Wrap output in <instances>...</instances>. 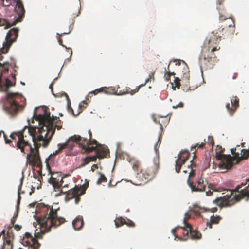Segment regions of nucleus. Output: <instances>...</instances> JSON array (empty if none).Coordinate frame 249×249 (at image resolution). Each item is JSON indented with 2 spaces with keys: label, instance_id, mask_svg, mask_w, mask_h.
Here are the masks:
<instances>
[{
  "label": "nucleus",
  "instance_id": "f257e3e1",
  "mask_svg": "<svg viewBox=\"0 0 249 249\" xmlns=\"http://www.w3.org/2000/svg\"><path fill=\"white\" fill-rule=\"evenodd\" d=\"M36 110L37 107H36L32 123H34V119L36 120L38 123L39 126L31 125L30 120H28L29 126H25L24 129L28 128L29 133L32 137L34 143V147L25 139L24 130L14 133L11 135V137L13 138L15 134L18 135V141L16 144L18 149H20L21 152L24 154L29 152L27 155L28 163L32 166L40 167L41 166V161L39 149L41 146L43 148L48 146L55 133V128L60 130L62 128V122L58 117H54L53 115L51 117L50 112L47 110H45L42 114L37 115Z\"/></svg>",
  "mask_w": 249,
  "mask_h": 249
},
{
  "label": "nucleus",
  "instance_id": "f03ea898",
  "mask_svg": "<svg viewBox=\"0 0 249 249\" xmlns=\"http://www.w3.org/2000/svg\"><path fill=\"white\" fill-rule=\"evenodd\" d=\"M29 205L36 206V213L40 214L37 222L42 234L49 232L52 227L56 228L65 222V218L57 216V210H54L43 203L35 202Z\"/></svg>",
  "mask_w": 249,
  "mask_h": 249
},
{
  "label": "nucleus",
  "instance_id": "7ed1b4c3",
  "mask_svg": "<svg viewBox=\"0 0 249 249\" xmlns=\"http://www.w3.org/2000/svg\"><path fill=\"white\" fill-rule=\"evenodd\" d=\"M227 191L229 193L222 196L217 197L213 200V203L222 208L231 207L244 198H247V201L249 200V191L242 189L239 191H235L233 189H229Z\"/></svg>",
  "mask_w": 249,
  "mask_h": 249
},
{
  "label": "nucleus",
  "instance_id": "20e7f679",
  "mask_svg": "<svg viewBox=\"0 0 249 249\" xmlns=\"http://www.w3.org/2000/svg\"><path fill=\"white\" fill-rule=\"evenodd\" d=\"M159 168V160L158 158L154 160V164L146 169H141L136 176L135 184L141 185L151 180L156 175Z\"/></svg>",
  "mask_w": 249,
  "mask_h": 249
},
{
  "label": "nucleus",
  "instance_id": "39448f33",
  "mask_svg": "<svg viewBox=\"0 0 249 249\" xmlns=\"http://www.w3.org/2000/svg\"><path fill=\"white\" fill-rule=\"evenodd\" d=\"M220 49L219 46L214 47H204L202 49L200 56L201 64L206 69L213 68L214 63L218 59L214 52Z\"/></svg>",
  "mask_w": 249,
  "mask_h": 249
},
{
  "label": "nucleus",
  "instance_id": "423d86ee",
  "mask_svg": "<svg viewBox=\"0 0 249 249\" xmlns=\"http://www.w3.org/2000/svg\"><path fill=\"white\" fill-rule=\"evenodd\" d=\"M88 141L87 140L84 139L79 135H74L70 138L67 141L64 143H59L58 144V149L56 150L53 153V155L55 156L57 154L61 153L62 150L65 148H68L70 150L73 149L75 144H78L82 147V149L85 150L87 145Z\"/></svg>",
  "mask_w": 249,
  "mask_h": 249
},
{
  "label": "nucleus",
  "instance_id": "0eeeda50",
  "mask_svg": "<svg viewBox=\"0 0 249 249\" xmlns=\"http://www.w3.org/2000/svg\"><path fill=\"white\" fill-rule=\"evenodd\" d=\"M7 100V108L11 113H16L22 110L25 106V99L23 96L18 93H8L6 96Z\"/></svg>",
  "mask_w": 249,
  "mask_h": 249
},
{
  "label": "nucleus",
  "instance_id": "6e6552de",
  "mask_svg": "<svg viewBox=\"0 0 249 249\" xmlns=\"http://www.w3.org/2000/svg\"><path fill=\"white\" fill-rule=\"evenodd\" d=\"M88 185L89 183H85L83 186H75L73 188L65 192L61 189L60 193L58 195H60L61 194H66L65 198L66 201L74 199L75 203L77 204L80 201V196L85 194Z\"/></svg>",
  "mask_w": 249,
  "mask_h": 249
},
{
  "label": "nucleus",
  "instance_id": "1a4fd4ad",
  "mask_svg": "<svg viewBox=\"0 0 249 249\" xmlns=\"http://www.w3.org/2000/svg\"><path fill=\"white\" fill-rule=\"evenodd\" d=\"M15 10L18 17L15 16V19L14 21L12 24H10L6 19L0 18V26H5V28H8L22 20L24 17L25 10L21 0H17Z\"/></svg>",
  "mask_w": 249,
  "mask_h": 249
},
{
  "label": "nucleus",
  "instance_id": "9d476101",
  "mask_svg": "<svg viewBox=\"0 0 249 249\" xmlns=\"http://www.w3.org/2000/svg\"><path fill=\"white\" fill-rule=\"evenodd\" d=\"M93 151H96V154L97 155L99 159H102L106 157L109 152V150L107 147L99 144L98 142L94 139L89 142H88L85 152L90 153Z\"/></svg>",
  "mask_w": 249,
  "mask_h": 249
},
{
  "label": "nucleus",
  "instance_id": "9b49d317",
  "mask_svg": "<svg viewBox=\"0 0 249 249\" xmlns=\"http://www.w3.org/2000/svg\"><path fill=\"white\" fill-rule=\"evenodd\" d=\"M18 31V28H13L9 31L6 36L5 42H3L2 48H0L1 53L5 54L8 52L11 45L16 40Z\"/></svg>",
  "mask_w": 249,
  "mask_h": 249
},
{
  "label": "nucleus",
  "instance_id": "f8f14e48",
  "mask_svg": "<svg viewBox=\"0 0 249 249\" xmlns=\"http://www.w3.org/2000/svg\"><path fill=\"white\" fill-rule=\"evenodd\" d=\"M182 74L181 79L178 77H176L174 80V83L176 87L178 89L179 88L181 83L182 85L185 86L184 90H191V87L189 85V78H190V71L189 68L187 67H185L182 70Z\"/></svg>",
  "mask_w": 249,
  "mask_h": 249
},
{
  "label": "nucleus",
  "instance_id": "ddd939ff",
  "mask_svg": "<svg viewBox=\"0 0 249 249\" xmlns=\"http://www.w3.org/2000/svg\"><path fill=\"white\" fill-rule=\"evenodd\" d=\"M38 235L36 233L35 237H33L32 234L29 232H26L22 239L21 243L24 246H28V249H38L40 246L36 238L39 237V232Z\"/></svg>",
  "mask_w": 249,
  "mask_h": 249
},
{
  "label": "nucleus",
  "instance_id": "4468645a",
  "mask_svg": "<svg viewBox=\"0 0 249 249\" xmlns=\"http://www.w3.org/2000/svg\"><path fill=\"white\" fill-rule=\"evenodd\" d=\"M236 148H232L231 149V152L233 155V157L230 155L226 156L222 155L219 156V158L221 160V161L219 164L221 168L229 169L231 168L234 163V161H236L235 156L238 152H236Z\"/></svg>",
  "mask_w": 249,
  "mask_h": 249
},
{
  "label": "nucleus",
  "instance_id": "2eb2a0df",
  "mask_svg": "<svg viewBox=\"0 0 249 249\" xmlns=\"http://www.w3.org/2000/svg\"><path fill=\"white\" fill-rule=\"evenodd\" d=\"M190 157V153L187 151H182L178 156L176 160L175 170L176 172H180L181 166L184 164Z\"/></svg>",
  "mask_w": 249,
  "mask_h": 249
},
{
  "label": "nucleus",
  "instance_id": "dca6fc26",
  "mask_svg": "<svg viewBox=\"0 0 249 249\" xmlns=\"http://www.w3.org/2000/svg\"><path fill=\"white\" fill-rule=\"evenodd\" d=\"M188 183L192 191L202 192L205 191L206 184L204 183L203 178L198 179L195 183L190 182L189 178L188 179Z\"/></svg>",
  "mask_w": 249,
  "mask_h": 249
},
{
  "label": "nucleus",
  "instance_id": "f3484780",
  "mask_svg": "<svg viewBox=\"0 0 249 249\" xmlns=\"http://www.w3.org/2000/svg\"><path fill=\"white\" fill-rule=\"evenodd\" d=\"M239 99L236 97H233L231 99V107L229 103L226 105V107L231 115H232L239 107Z\"/></svg>",
  "mask_w": 249,
  "mask_h": 249
},
{
  "label": "nucleus",
  "instance_id": "a211bd4d",
  "mask_svg": "<svg viewBox=\"0 0 249 249\" xmlns=\"http://www.w3.org/2000/svg\"><path fill=\"white\" fill-rule=\"evenodd\" d=\"M61 179L59 181V178H56L53 176H51L49 180V182L52 184L55 191L59 190L62 186L63 182L64 177H60Z\"/></svg>",
  "mask_w": 249,
  "mask_h": 249
},
{
  "label": "nucleus",
  "instance_id": "6ab92c4d",
  "mask_svg": "<svg viewBox=\"0 0 249 249\" xmlns=\"http://www.w3.org/2000/svg\"><path fill=\"white\" fill-rule=\"evenodd\" d=\"M13 80L14 81V83L13 84L12 81L9 79L7 78L5 80V84L4 86H2L1 84H0V91H7L8 89L13 86H15L16 84V74H11Z\"/></svg>",
  "mask_w": 249,
  "mask_h": 249
},
{
  "label": "nucleus",
  "instance_id": "aec40b11",
  "mask_svg": "<svg viewBox=\"0 0 249 249\" xmlns=\"http://www.w3.org/2000/svg\"><path fill=\"white\" fill-rule=\"evenodd\" d=\"M241 151L242 154L241 156H240L239 153H237L235 156V158H236L235 163H239L241 160L247 159L249 157V149L248 150L242 149Z\"/></svg>",
  "mask_w": 249,
  "mask_h": 249
},
{
  "label": "nucleus",
  "instance_id": "412c9836",
  "mask_svg": "<svg viewBox=\"0 0 249 249\" xmlns=\"http://www.w3.org/2000/svg\"><path fill=\"white\" fill-rule=\"evenodd\" d=\"M220 41V37H218V36L213 34V33L212 34L211 36H210V39L208 41V47L212 48L213 47H214L215 46H219L218 43Z\"/></svg>",
  "mask_w": 249,
  "mask_h": 249
},
{
  "label": "nucleus",
  "instance_id": "4be33fe9",
  "mask_svg": "<svg viewBox=\"0 0 249 249\" xmlns=\"http://www.w3.org/2000/svg\"><path fill=\"white\" fill-rule=\"evenodd\" d=\"M83 224L84 221L81 217H77L72 222L73 227L76 230H79L81 228Z\"/></svg>",
  "mask_w": 249,
  "mask_h": 249
},
{
  "label": "nucleus",
  "instance_id": "5701e85b",
  "mask_svg": "<svg viewBox=\"0 0 249 249\" xmlns=\"http://www.w3.org/2000/svg\"><path fill=\"white\" fill-rule=\"evenodd\" d=\"M221 219V217L219 216H215L214 215L212 216L210 218V222H207V225L210 228H212L213 224H218Z\"/></svg>",
  "mask_w": 249,
  "mask_h": 249
},
{
  "label": "nucleus",
  "instance_id": "b1692460",
  "mask_svg": "<svg viewBox=\"0 0 249 249\" xmlns=\"http://www.w3.org/2000/svg\"><path fill=\"white\" fill-rule=\"evenodd\" d=\"M17 132H16L15 133H17ZM14 133L15 132L12 133L10 135H11L12 134H14ZM1 133L3 134V136H4V140L5 141V143H7V144H10L11 143H12V140H16V137H17L18 138V135L17 134H15L13 136V138H12L11 137V136H10V137L11 139H8L7 136L6 135V134L4 133V132L3 131H0V137L1 136ZM17 141H18V140H17ZM17 143V142H16V145H15V147H16V148L17 149H18V148L16 146Z\"/></svg>",
  "mask_w": 249,
  "mask_h": 249
},
{
  "label": "nucleus",
  "instance_id": "393cba45",
  "mask_svg": "<svg viewBox=\"0 0 249 249\" xmlns=\"http://www.w3.org/2000/svg\"><path fill=\"white\" fill-rule=\"evenodd\" d=\"M190 236L192 239H199L201 238V234L197 230H193L192 228L190 231Z\"/></svg>",
  "mask_w": 249,
  "mask_h": 249
},
{
  "label": "nucleus",
  "instance_id": "a878e982",
  "mask_svg": "<svg viewBox=\"0 0 249 249\" xmlns=\"http://www.w3.org/2000/svg\"><path fill=\"white\" fill-rule=\"evenodd\" d=\"M245 187L243 189H245V191H247V189L249 186V178L246 179L245 182H242L240 184L238 185L236 188L233 189V190L235 191H239L240 189L243 187Z\"/></svg>",
  "mask_w": 249,
  "mask_h": 249
},
{
  "label": "nucleus",
  "instance_id": "bb28decb",
  "mask_svg": "<svg viewBox=\"0 0 249 249\" xmlns=\"http://www.w3.org/2000/svg\"><path fill=\"white\" fill-rule=\"evenodd\" d=\"M245 187L243 189H245V191H247V189L249 186V178L246 179L245 182H242L240 184L238 185L236 188L233 189V190L235 191H239L240 189L243 187Z\"/></svg>",
  "mask_w": 249,
  "mask_h": 249
},
{
  "label": "nucleus",
  "instance_id": "cd10ccee",
  "mask_svg": "<svg viewBox=\"0 0 249 249\" xmlns=\"http://www.w3.org/2000/svg\"><path fill=\"white\" fill-rule=\"evenodd\" d=\"M9 67V63L8 62H4L3 63H0V71L2 73H6L8 71Z\"/></svg>",
  "mask_w": 249,
  "mask_h": 249
},
{
  "label": "nucleus",
  "instance_id": "c85d7f7f",
  "mask_svg": "<svg viewBox=\"0 0 249 249\" xmlns=\"http://www.w3.org/2000/svg\"><path fill=\"white\" fill-rule=\"evenodd\" d=\"M150 79L151 76H149V77L145 80L144 84H141L140 86H138L135 88L134 90H132L130 91H127L125 93H130L131 95H133L134 94H135V93L139 91L140 88L141 87L144 86L147 83H148L150 81Z\"/></svg>",
  "mask_w": 249,
  "mask_h": 249
},
{
  "label": "nucleus",
  "instance_id": "c756f323",
  "mask_svg": "<svg viewBox=\"0 0 249 249\" xmlns=\"http://www.w3.org/2000/svg\"><path fill=\"white\" fill-rule=\"evenodd\" d=\"M107 89L106 88H101L100 89H96L93 91H92L90 93H89L88 96L91 97L90 95H96L98 94V93L101 92H104L106 93H108V92L107 91Z\"/></svg>",
  "mask_w": 249,
  "mask_h": 249
},
{
  "label": "nucleus",
  "instance_id": "7c9ffc66",
  "mask_svg": "<svg viewBox=\"0 0 249 249\" xmlns=\"http://www.w3.org/2000/svg\"><path fill=\"white\" fill-rule=\"evenodd\" d=\"M133 169L136 172H140L141 170V163L138 161H134L132 162Z\"/></svg>",
  "mask_w": 249,
  "mask_h": 249
},
{
  "label": "nucleus",
  "instance_id": "2f4dec72",
  "mask_svg": "<svg viewBox=\"0 0 249 249\" xmlns=\"http://www.w3.org/2000/svg\"><path fill=\"white\" fill-rule=\"evenodd\" d=\"M14 235L11 229H9L7 231L6 237H5V241H10V243H12V241L14 239Z\"/></svg>",
  "mask_w": 249,
  "mask_h": 249
},
{
  "label": "nucleus",
  "instance_id": "473e14b6",
  "mask_svg": "<svg viewBox=\"0 0 249 249\" xmlns=\"http://www.w3.org/2000/svg\"><path fill=\"white\" fill-rule=\"evenodd\" d=\"M115 222L117 227H119L124 224H126L125 220L122 217L116 218Z\"/></svg>",
  "mask_w": 249,
  "mask_h": 249
},
{
  "label": "nucleus",
  "instance_id": "72a5a7b5",
  "mask_svg": "<svg viewBox=\"0 0 249 249\" xmlns=\"http://www.w3.org/2000/svg\"><path fill=\"white\" fill-rule=\"evenodd\" d=\"M13 245L12 243H10V241L3 240V244L1 249H13Z\"/></svg>",
  "mask_w": 249,
  "mask_h": 249
},
{
  "label": "nucleus",
  "instance_id": "f704fd0d",
  "mask_svg": "<svg viewBox=\"0 0 249 249\" xmlns=\"http://www.w3.org/2000/svg\"><path fill=\"white\" fill-rule=\"evenodd\" d=\"M190 217H191L190 214H189L188 213H186L185 214V216H184V219H183V223L184 224V225H185L186 227L187 228H189V229H190L192 226L191 224H190L187 222V220L188 219H190Z\"/></svg>",
  "mask_w": 249,
  "mask_h": 249
},
{
  "label": "nucleus",
  "instance_id": "c9c22d12",
  "mask_svg": "<svg viewBox=\"0 0 249 249\" xmlns=\"http://www.w3.org/2000/svg\"><path fill=\"white\" fill-rule=\"evenodd\" d=\"M82 163L80 165V167H84L90 162L89 160V156H87L85 158L82 159Z\"/></svg>",
  "mask_w": 249,
  "mask_h": 249
},
{
  "label": "nucleus",
  "instance_id": "e433bc0d",
  "mask_svg": "<svg viewBox=\"0 0 249 249\" xmlns=\"http://www.w3.org/2000/svg\"><path fill=\"white\" fill-rule=\"evenodd\" d=\"M205 145V141L204 140V142H201V144L197 143L195 145H194V146H192V150H193V149H194L195 150V151L193 153H195L196 152V148H203Z\"/></svg>",
  "mask_w": 249,
  "mask_h": 249
},
{
  "label": "nucleus",
  "instance_id": "4c0bfd02",
  "mask_svg": "<svg viewBox=\"0 0 249 249\" xmlns=\"http://www.w3.org/2000/svg\"><path fill=\"white\" fill-rule=\"evenodd\" d=\"M107 181V179L104 175L102 174H100V177L98 179L97 183L98 184H100L102 182H106Z\"/></svg>",
  "mask_w": 249,
  "mask_h": 249
},
{
  "label": "nucleus",
  "instance_id": "58836bf2",
  "mask_svg": "<svg viewBox=\"0 0 249 249\" xmlns=\"http://www.w3.org/2000/svg\"><path fill=\"white\" fill-rule=\"evenodd\" d=\"M182 229L184 235L187 236L188 237L189 235H190V231L192 229V227L190 228V229H189V228H187L185 225H184V226L182 227Z\"/></svg>",
  "mask_w": 249,
  "mask_h": 249
},
{
  "label": "nucleus",
  "instance_id": "ea45409f",
  "mask_svg": "<svg viewBox=\"0 0 249 249\" xmlns=\"http://www.w3.org/2000/svg\"><path fill=\"white\" fill-rule=\"evenodd\" d=\"M190 162L191 164L188 165V168L190 169V171L189 173V177H190L191 176H193L194 175V170H193V168L192 167L193 164V160H191Z\"/></svg>",
  "mask_w": 249,
  "mask_h": 249
},
{
  "label": "nucleus",
  "instance_id": "a19ab883",
  "mask_svg": "<svg viewBox=\"0 0 249 249\" xmlns=\"http://www.w3.org/2000/svg\"><path fill=\"white\" fill-rule=\"evenodd\" d=\"M184 104L182 102H180L178 105H174L172 106V107L175 109H177L178 108H182L183 107Z\"/></svg>",
  "mask_w": 249,
  "mask_h": 249
},
{
  "label": "nucleus",
  "instance_id": "79ce46f5",
  "mask_svg": "<svg viewBox=\"0 0 249 249\" xmlns=\"http://www.w3.org/2000/svg\"><path fill=\"white\" fill-rule=\"evenodd\" d=\"M88 105V103L86 102V101H84L82 102V103L79 104V107L80 108H86V106Z\"/></svg>",
  "mask_w": 249,
  "mask_h": 249
},
{
  "label": "nucleus",
  "instance_id": "37998d69",
  "mask_svg": "<svg viewBox=\"0 0 249 249\" xmlns=\"http://www.w3.org/2000/svg\"><path fill=\"white\" fill-rule=\"evenodd\" d=\"M228 19H229L230 20V23L229 24H228V26L229 27H232V26H234V20L230 18H227Z\"/></svg>",
  "mask_w": 249,
  "mask_h": 249
},
{
  "label": "nucleus",
  "instance_id": "c03bdc74",
  "mask_svg": "<svg viewBox=\"0 0 249 249\" xmlns=\"http://www.w3.org/2000/svg\"><path fill=\"white\" fill-rule=\"evenodd\" d=\"M170 77L171 74L170 71L166 72L164 75V78L167 81L170 79Z\"/></svg>",
  "mask_w": 249,
  "mask_h": 249
},
{
  "label": "nucleus",
  "instance_id": "a18cd8bd",
  "mask_svg": "<svg viewBox=\"0 0 249 249\" xmlns=\"http://www.w3.org/2000/svg\"><path fill=\"white\" fill-rule=\"evenodd\" d=\"M89 158L90 161H96L98 157H97V155L96 154L95 156H89Z\"/></svg>",
  "mask_w": 249,
  "mask_h": 249
},
{
  "label": "nucleus",
  "instance_id": "49530a36",
  "mask_svg": "<svg viewBox=\"0 0 249 249\" xmlns=\"http://www.w3.org/2000/svg\"><path fill=\"white\" fill-rule=\"evenodd\" d=\"M22 185V183H21L20 184V186H19V188H18V205L19 204V202H20V199H21V197L20 196V190L21 189V186Z\"/></svg>",
  "mask_w": 249,
  "mask_h": 249
},
{
  "label": "nucleus",
  "instance_id": "de8ad7c7",
  "mask_svg": "<svg viewBox=\"0 0 249 249\" xmlns=\"http://www.w3.org/2000/svg\"><path fill=\"white\" fill-rule=\"evenodd\" d=\"M160 138H161V136H160L158 138V141L157 142V143L155 145V146H154V149H155V151L156 154H157L158 151V150L157 148V145L158 144L159 142L160 141Z\"/></svg>",
  "mask_w": 249,
  "mask_h": 249
},
{
  "label": "nucleus",
  "instance_id": "09e8293b",
  "mask_svg": "<svg viewBox=\"0 0 249 249\" xmlns=\"http://www.w3.org/2000/svg\"><path fill=\"white\" fill-rule=\"evenodd\" d=\"M88 133H89V139H88L87 138H85V139L87 140V141H88V142H90L91 141H92V140H92V139H91V138H92V132H91V131L89 130Z\"/></svg>",
  "mask_w": 249,
  "mask_h": 249
},
{
  "label": "nucleus",
  "instance_id": "8fccbe9b",
  "mask_svg": "<svg viewBox=\"0 0 249 249\" xmlns=\"http://www.w3.org/2000/svg\"><path fill=\"white\" fill-rule=\"evenodd\" d=\"M98 168V165L97 164H93L91 170L93 172L95 171L96 169H97Z\"/></svg>",
  "mask_w": 249,
  "mask_h": 249
},
{
  "label": "nucleus",
  "instance_id": "3c124183",
  "mask_svg": "<svg viewBox=\"0 0 249 249\" xmlns=\"http://www.w3.org/2000/svg\"><path fill=\"white\" fill-rule=\"evenodd\" d=\"M14 228L17 231H19L20 230V229L21 228V226H19L18 225H15L14 226Z\"/></svg>",
  "mask_w": 249,
  "mask_h": 249
},
{
  "label": "nucleus",
  "instance_id": "603ef678",
  "mask_svg": "<svg viewBox=\"0 0 249 249\" xmlns=\"http://www.w3.org/2000/svg\"><path fill=\"white\" fill-rule=\"evenodd\" d=\"M126 224L130 227H133L135 225L134 223L131 221H130L129 223L126 222Z\"/></svg>",
  "mask_w": 249,
  "mask_h": 249
},
{
  "label": "nucleus",
  "instance_id": "864d4df0",
  "mask_svg": "<svg viewBox=\"0 0 249 249\" xmlns=\"http://www.w3.org/2000/svg\"><path fill=\"white\" fill-rule=\"evenodd\" d=\"M206 194L207 196H211L213 194V191H211L210 190L206 192Z\"/></svg>",
  "mask_w": 249,
  "mask_h": 249
},
{
  "label": "nucleus",
  "instance_id": "5fc2aeb1",
  "mask_svg": "<svg viewBox=\"0 0 249 249\" xmlns=\"http://www.w3.org/2000/svg\"><path fill=\"white\" fill-rule=\"evenodd\" d=\"M217 208H216V207H214V208H212V209H211V211L212 212H213V213H214V212H215L216 211H217Z\"/></svg>",
  "mask_w": 249,
  "mask_h": 249
},
{
  "label": "nucleus",
  "instance_id": "6e6d98bb",
  "mask_svg": "<svg viewBox=\"0 0 249 249\" xmlns=\"http://www.w3.org/2000/svg\"><path fill=\"white\" fill-rule=\"evenodd\" d=\"M58 41L60 45L63 46L62 44V40L61 39V38H60V37L58 38Z\"/></svg>",
  "mask_w": 249,
  "mask_h": 249
},
{
  "label": "nucleus",
  "instance_id": "4d7b16f0",
  "mask_svg": "<svg viewBox=\"0 0 249 249\" xmlns=\"http://www.w3.org/2000/svg\"><path fill=\"white\" fill-rule=\"evenodd\" d=\"M68 109H69V110L71 109L72 111H73V110H72V108H71L70 107H69V106H68ZM72 114H73V115H74V116H77V115L79 114V113H78V114H75L74 113V112H72Z\"/></svg>",
  "mask_w": 249,
  "mask_h": 249
},
{
  "label": "nucleus",
  "instance_id": "13d9d810",
  "mask_svg": "<svg viewBox=\"0 0 249 249\" xmlns=\"http://www.w3.org/2000/svg\"><path fill=\"white\" fill-rule=\"evenodd\" d=\"M48 160H49V158L46 159V163L47 164V167H49V164H48Z\"/></svg>",
  "mask_w": 249,
  "mask_h": 249
},
{
  "label": "nucleus",
  "instance_id": "bf43d9fd",
  "mask_svg": "<svg viewBox=\"0 0 249 249\" xmlns=\"http://www.w3.org/2000/svg\"><path fill=\"white\" fill-rule=\"evenodd\" d=\"M154 72H153L151 75H149V76H151V78H152L153 79L154 78Z\"/></svg>",
  "mask_w": 249,
  "mask_h": 249
},
{
  "label": "nucleus",
  "instance_id": "052dcab7",
  "mask_svg": "<svg viewBox=\"0 0 249 249\" xmlns=\"http://www.w3.org/2000/svg\"><path fill=\"white\" fill-rule=\"evenodd\" d=\"M70 33V32H64L63 33H61V34L60 35V36H62V35H65V34H69Z\"/></svg>",
  "mask_w": 249,
  "mask_h": 249
},
{
  "label": "nucleus",
  "instance_id": "680f3d73",
  "mask_svg": "<svg viewBox=\"0 0 249 249\" xmlns=\"http://www.w3.org/2000/svg\"><path fill=\"white\" fill-rule=\"evenodd\" d=\"M196 215H200V212H197L196 213Z\"/></svg>",
  "mask_w": 249,
  "mask_h": 249
},
{
  "label": "nucleus",
  "instance_id": "e2e57ef3",
  "mask_svg": "<svg viewBox=\"0 0 249 249\" xmlns=\"http://www.w3.org/2000/svg\"><path fill=\"white\" fill-rule=\"evenodd\" d=\"M172 231L173 233L175 234V231H176V229H173Z\"/></svg>",
  "mask_w": 249,
  "mask_h": 249
},
{
  "label": "nucleus",
  "instance_id": "0e129e2a",
  "mask_svg": "<svg viewBox=\"0 0 249 249\" xmlns=\"http://www.w3.org/2000/svg\"><path fill=\"white\" fill-rule=\"evenodd\" d=\"M3 59V56H0V61L2 60Z\"/></svg>",
  "mask_w": 249,
  "mask_h": 249
},
{
  "label": "nucleus",
  "instance_id": "69168bd1",
  "mask_svg": "<svg viewBox=\"0 0 249 249\" xmlns=\"http://www.w3.org/2000/svg\"><path fill=\"white\" fill-rule=\"evenodd\" d=\"M170 74H171V75H174L175 74L174 73V72H170Z\"/></svg>",
  "mask_w": 249,
  "mask_h": 249
},
{
  "label": "nucleus",
  "instance_id": "338daca9",
  "mask_svg": "<svg viewBox=\"0 0 249 249\" xmlns=\"http://www.w3.org/2000/svg\"><path fill=\"white\" fill-rule=\"evenodd\" d=\"M11 222H12V223L13 224H14V220L12 219V220H11Z\"/></svg>",
  "mask_w": 249,
  "mask_h": 249
},
{
  "label": "nucleus",
  "instance_id": "774afa93",
  "mask_svg": "<svg viewBox=\"0 0 249 249\" xmlns=\"http://www.w3.org/2000/svg\"><path fill=\"white\" fill-rule=\"evenodd\" d=\"M211 186H213V185H212V184H210V185L208 186V187H209V188H211Z\"/></svg>",
  "mask_w": 249,
  "mask_h": 249
}]
</instances>
